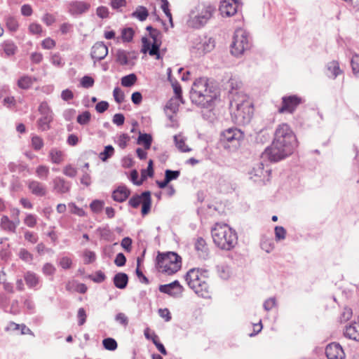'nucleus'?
<instances>
[{
	"label": "nucleus",
	"mask_w": 359,
	"mask_h": 359,
	"mask_svg": "<svg viewBox=\"0 0 359 359\" xmlns=\"http://www.w3.org/2000/svg\"><path fill=\"white\" fill-rule=\"evenodd\" d=\"M294 133L287 123L278 126L272 144L262 154V158L276 162L292 154L297 147Z\"/></svg>",
	"instance_id": "obj_1"
},
{
	"label": "nucleus",
	"mask_w": 359,
	"mask_h": 359,
	"mask_svg": "<svg viewBox=\"0 0 359 359\" xmlns=\"http://www.w3.org/2000/svg\"><path fill=\"white\" fill-rule=\"evenodd\" d=\"M231 118L238 125L248 123L253 114V107L249 97L242 93H237L231 101Z\"/></svg>",
	"instance_id": "obj_2"
},
{
	"label": "nucleus",
	"mask_w": 359,
	"mask_h": 359,
	"mask_svg": "<svg viewBox=\"0 0 359 359\" xmlns=\"http://www.w3.org/2000/svg\"><path fill=\"white\" fill-rule=\"evenodd\" d=\"M217 97V92L210 86L205 78L197 79L193 83L190 98L193 103L201 107H209Z\"/></svg>",
	"instance_id": "obj_3"
},
{
	"label": "nucleus",
	"mask_w": 359,
	"mask_h": 359,
	"mask_svg": "<svg viewBox=\"0 0 359 359\" xmlns=\"http://www.w3.org/2000/svg\"><path fill=\"white\" fill-rule=\"evenodd\" d=\"M185 279L189 287L198 296L210 297L212 288L208 283V271L191 269L187 273Z\"/></svg>",
	"instance_id": "obj_4"
},
{
	"label": "nucleus",
	"mask_w": 359,
	"mask_h": 359,
	"mask_svg": "<svg viewBox=\"0 0 359 359\" xmlns=\"http://www.w3.org/2000/svg\"><path fill=\"white\" fill-rule=\"evenodd\" d=\"M213 242L223 250H231L237 244L236 233L226 224L216 223L211 230Z\"/></svg>",
	"instance_id": "obj_5"
},
{
	"label": "nucleus",
	"mask_w": 359,
	"mask_h": 359,
	"mask_svg": "<svg viewBox=\"0 0 359 359\" xmlns=\"http://www.w3.org/2000/svg\"><path fill=\"white\" fill-rule=\"evenodd\" d=\"M214 11L215 8L209 4H198L190 12L188 26L195 29L202 27L212 18Z\"/></svg>",
	"instance_id": "obj_6"
},
{
	"label": "nucleus",
	"mask_w": 359,
	"mask_h": 359,
	"mask_svg": "<svg viewBox=\"0 0 359 359\" xmlns=\"http://www.w3.org/2000/svg\"><path fill=\"white\" fill-rule=\"evenodd\" d=\"M156 262L158 271L168 275L175 273L182 266L180 256L173 252L159 253L156 257Z\"/></svg>",
	"instance_id": "obj_7"
},
{
	"label": "nucleus",
	"mask_w": 359,
	"mask_h": 359,
	"mask_svg": "<svg viewBox=\"0 0 359 359\" xmlns=\"http://www.w3.org/2000/svg\"><path fill=\"white\" fill-rule=\"evenodd\" d=\"M147 30L149 32V38H142V51L144 53H148L149 55L154 56L156 60H159L161 58L159 50L162 43L161 33L151 26H148Z\"/></svg>",
	"instance_id": "obj_8"
},
{
	"label": "nucleus",
	"mask_w": 359,
	"mask_h": 359,
	"mask_svg": "<svg viewBox=\"0 0 359 359\" xmlns=\"http://www.w3.org/2000/svg\"><path fill=\"white\" fill-rule=\"evenodd\" d=\"M250 48V40L248 33L243 29H237L233 35L231 45V53L238 57Z\"/></svg>",
	"instance_id": "obj_9"
},
{
	"label": "nucleus",
	"mask_w": 359,
	"mask_h": 359,
	"mask_svg": "<svg viewBox=\"0 0 359 359\" xmlns=\"http://www.w3.org/2000/svg\"><path fill=\"white\" fill-rule=\"evenodd\" d=\"M129 205L137 208L142 204V215H147L151 209V198L150 191L142 192L140 195L133 196L128 201Z\"/></svg>",
	"instance_id": "obj_10"
},
{
	"label": "nucleus",
	"mask_w": 359,
	"mask_h": 359,
	"mask_svg": "<svg viewBox=\"0 0 359 359\" xmlns=\"http://www.w3.org/2000/svg\"><path fill=\"white\" fill-rule=\"evenodd\" d=\"M302 102V98L295 95L284 96L282 98V106L278 109V112L292 114Z\"/></svg>",
	"instance_id": "obj_11"
},
{
	"label": "nucleus",
	"mask_w": 359,
	"mask_h": 359,
	"mask_svg": "<svg viewBox=\"0 0 359 359\" xmlns=\"http://www.w3.org/2000/svg\"><path fill=\"white\" fill-rule=\"evenodd\" d=\"M222 140L231 143L233 146L239 145L244 138L243 132L237 128H230L222 133Z\"/></svg>",
	"instance_id": "obj_12"
},
{
	"label": "nucleus",
	"mask_w": 359,
	"mask_h": 359,
	"mask_svg": "<svg viewBox=\"0 0 359 359\" xmlns=\"http://www.w3.org/2000/svg\"><path fill=\"white\" fill-rule=\"evenodd\" d=\"M239 7L238 0H222L219 11L222 16L231 17L237 13Z\"/></svg>",
	"instance_id": "obj_13"
},
{
	"label": "nucleus",
	"mask_w": 359,
	"mask_h": 359,
	"mask_svg": "<svg viewBox=\"0 0 359 359\" xmlns=\"http://www.w3.org/2000/svg\"><path fill=\"white\" fill-rule=\"evenodd\" d=\"M159 291L173 297H177L182 295L183 287L178 280H175L169 284L160 285Z\"/></svg>",
	"instance_id": "obj_14"
},
{
	"label": "nucleus",
	"mask_w": 359,
	"mask_h": 359,
	"mask_svg": "<svg viewBox=\"0 0 359 359\" xmlns=\"http://www.w3.org/2000/svg\"><path fill=\"white\" fill-rule=\"evenodd\" d=\"M325 354L328 359H344L345 353L338 343H331L326 346Z\"/></svg>",
	"instance_id": "obj_15"
},
{
	"label": "nucleus",
	"mask_w": 359,
	"mask_h": 359,
	"mask_svg": "<svg viewBox=\"0 0 359 359\" xmlns=\"http://www.w3.org/2000/svg\"><path fill=\"white\" fill-rule=\"evenodd\" d=\"M107 54L108 48L103 42L95 43L91 48L90 55L95 62L104 59Z\"/></svg>",
	"instance_id": "obj_16"
},
{
	"label": "nucleus",
	"mask_w": 359,
	"mask_h": 359,
	"mask_svg": "<svg viewBox=\"0 0 359 359\" xmlns=\"http://www.w3.org/2000/svg\"><path fill=\"white\" fill-rule=\"evenodd\" d=\"M53 190L57 194L68 193L71 189V183L61 177H55L52 180Z\"/></svg>",
	"instance_id": "obj_17"
},
{
	"label": "nucleus",
	"mask_w": 359,
	"mask_h": 359,
	"mask_svg": "<svg viewBox=\"0 0 359 359\" xmlns=\"http://www.w3.org/2000/svg\"><path fill=\"white\" fill-rule=\"evenodd\" d=\"M90 7V4L87 2L72 1L68 4V11L72 15H81L88 11Z\"/></svg>",
	"instance_id": "obj_18"
},
{
	"label": "nucleus",
	"mask_w": 359,
	"mask_h": 359,
	"mask_svg": "<svg viewBox=\"0 0 359 359\" xmlns=\"http://www.w3.org/2000/svg\"><path fill=\"white\" fill-rule=\"evenodd\" d=\"M27 187L31 193L37 196H44L47 194L46 185L36 180H29Z\"/></svg>",
	"instance_id": "obj_19"
},
{
	"label": "nucleus",
	"mask_w": 359,
	"mask_h": 359,
	"mask_svg": "<svg viewBox=\"0 0 359 359\" xmlns=\"http://www.w3.org/2000/svg\"><path fill=\"white\" fill-rule=\"evenodd\" d=\"M344 336L350 339L359 341V323H353L346 327Z\"/></svg>",
	"instance_id": "obj_20"
},
{
	"label": "nucleus",
	"mask_w": 359,
	"mask_h": 359,
	"mask_svg": "<svg viewBox=\"0 0 359 359\" xmlns=\"http://www.w3.org/2000/svg\"><path fill=\"white\" fill-rule=\"evenodd\" d=\"M130 195V190L124 186L118 187L112 193V198L116 202L125 201Z\"/></svg>",
	"instance_id": "obj_21"
},
{
	"label": "nucleus",
	"mask_w": 359,
	"mask_h": 359,
	"mask_svg": "<svg viewBox=\"0 0 359 359\" xmlns=\"http://www.w3.org/2000/svg\"><path fill=\"white\" fill-rule=\"evenodd\" d=\"M194 245L198 256L203 259H206L208 256V248L205 241L203 238H198Z\"/></svg>",
	"instance_id": "obj_22"
},
{
	"label": "nucleus",
	"mask_w": 359,
	"mask_h": 359,
	"mask_svg": "<svg viewBox=\"0 0 359 359\" xmlns=\"http://www.w3.org/2000/svg\"><path fill=\"white\" fill-rule=\"evenodd\" d=\"M128 282V277L125 273H118L114 277V284L118 289H124Z\"/></svg>",
	"instance_id": "obj_23"
},
{
	"label": "nucleus",
	"mask_w": 359,
	"mask_h": 359,
	"mask_svg": "<svg viewBox=\"0 0 359 359\" xmlns=\"http://www.w3.org/2000/svg\"><path fill=\"white\" fill-rule=\"evenodd\" d=\"M24 278L29 287H34L39 283V277L32 271H27Z\"/></svg>",
	"instance_id": "obj_24"
},
{
	"label": "nucleus",
	"mask_w": 359,
	"mask_h": 359,
	"mask_svg": "<svg viewBox=\"0 0 359 359\" xmlns=\"http://www.w3.org/2000/svg\"><path fill=\"white\" fill-rule=\"evenodd\" d=\"M64 152L56 148H53L49 152V157L53 163L60 164L64 161Z\"/></svg>",
	"instance_id": "obj_25"
},
{
	"label": "nucleus",
	"mask_w": 359,
	"mask_h": 359,
	"mask_svg": "<svg viewBox=\"0 0 359 359\" xmlns=\"http://www.w3.org/2000/svg\"><path fill=\"white\" fill-rule=\"evenodd\" d=\"M36 81L34 77L24 75L21 76L18 81V86L21 89H28Z\"/></svg>",
	"instance_id": "obj_26"
},
{
	"label": "nucleus",
	"mask_w": 359,
	"mask_h": 359,
	"mask_svg": "<svg viewBox=\"0 0 359 359\" xmlns=\"http://www.w3.org/2000/svg\"><path fill=\"white\" fill-rule=\"evenodd\" d=\"M269 170H264V165L263 163L260 162L257 163L253 168L250 173L251 178H253L254 177L262 178L264 177L266 174H269Z\"/></svg>",
	"instance_id": "obj_27"
},
{
	"label": "nucleus",
	"mask_w": 359,
	"mask_h": 359,
	"mask_svg": "<svg viewBox=\"0 0 359 359\" xmlns=\"http://www.w3.org/2000/svg\"><path fill=\"white\" fill-rule=\"evenodd\" d=\"M0 227L6 231L15 233V226L13 221L7 215H3L1 218Z\"/></svg>",
	"instance_id": "obj_28"
},
{
	"label": "nucleus",
	"mask_w": 359,
	"mask_h": 359,
	"mask_svg": "<svg viewBox=\"0 0 359 359\" xmlns=\"http://www.w3.org/2000/svg\"><path fill=\"white\" fill-rule=\"evenodd\" d=\"M174 141L177 148L182 152H188L191 149L186 144L184 138L181 135L174 136Z\"/></svg>",
	"instance_id": "obj_29"
},
{
	"label": "nucleus",
	"mask_w": 359,
	"mask_h": 359,
	"mask_svg": "<svg viewBox=\"0 0 359 359\" xmlns=\"http://www.w3.org/2000/svg\"><path fill=\"white\" fill-rule=\"evenodd\" d=\"M149 15L147 9L142 6L137 7L136 10L132 13V16L140 21H144Z\"/></svg>",
	"instance_id": "obj_30"
},
{
	"label": "nucleus",
	"mask_w": 359,
	"mask_h": 359,
	"mask_svg": "<svg viewBox=\"0 0 359 359\" xmlns=\"http://www.w3.org/2000/svg\"><path fill=\"white\" fill-rule=\"evenodd\" d=\"M1 47L7 56L13 55L18 49L15 44L11 41H5L1 44Z\"/></svg>",
	"instance_id": "obj_31"
},
{
	"label": "nucleus",
	"mask_w": 359,
	"mask_h": 359,
	"mask_svg": "<svg viewBox=\"0 0 359 359\" xmlns=\"http://www.w3.org/2000/svg\"><path fill=\"white\" fill-rule=\"evenodd\" d=\"M53 116H41L37 121L39 129L42 131H46L50 128V123L52 122Z\"/></svg>",
	"instance_id": "obj_32"
},
{
	"label": "nucleus",
	"mask_w": 359,
	"mask_h": 359,
	"mask_svg": "<svg viewBox=\"0 0 359 359\" xmlns=\"http://www.w3.org/2000/svg\"><path fill=\"white\" fill-rule=\"evenodd\" d=\"M49 168L44 165H40L36 168V175L38 178L46 180L49 176Z\"/></svg>",
	"instance_id": "obj_33"
},
{
	"label": "nucleus",
	"mask_w": 359,
	"mask_h": 359,
	"mask_svg": "<svg viewBox=\"0 0 359 359\" xmlns=\"http://www.w3.org/2000/svg\"><path fill=\"white\" fill-rule=\"evenodd\" d=\"M214 47V41L211 39H205L197 48L201 53H206L211 51Z\"/></svg>",
	"instance_id": "obj_34"
},
{
	"label": "nucleus",
	"mask_w": 359,
	"mask_h": 359,
	"mask_svg": "<svg viewBox=\"0 0 359 359\" xmlns=\"http://www.w3.org/2000/svg\"><path fill=\"white\" fill-rule=\"evenodd\" d=\"M5 22L6 26L9 31L15 32L18 30L19 24L15 18L13 16H7L5 18Z\"/></svg>",
	"instance_id": "obj_35"
},
{
	"label": "nucleus",
	"mask_w": 359,
	"mask_h": 359,
	"mask_svg": "<svg viewBox=\"0 0 359 359\" xmlns=\"http://www.w3.org/2000/svg\"><path fill=\"white\" fill-rule=\"evenodd\" d=\"M152 142L151 136L149 134H140L137 139L139 144H143L144 149H149L151 147Z\"/></svg>",
	"instance_id": "obj_36"
},
{
	"label": "nucleus",
	"mask_w": 359,
	"mask_h": 359,
	"mask_svg": "<svg viewBox=\"0 0 359 359\" xmlns=\"http://www.w3.org/2000/svg\"><path fill=\"white\" fill-rule=\"evenodd\" d=\"M104 205V202L101 200H94L90 204V208L94 213H100L102 212Z\"/></svg>",
	"instance_id": "obj_37"
},
{
	"label": "nucleus",
	"mask_w": 359,
	"mask_h": 359,
	"mask_svg": "<svg viewBox=\"0 0 359 359\" xmlns=\"http://www.w3.org/2000/svg\"><path fill=\"white\" fill-rule=\"evenodd\" d=\"M137 81V76L134 74L125 76L121 79V85L124 87L132 86Z\"/></svg>",
	"instance_id": "obj_38"
},
{
	"label": "nucleus",
	"mask_w": 359,
	"mask_h": 359,
	"mask_svg": "<svg viewBox=\"0 0 359 359\" xmlns=\"http://www.w3.org/2000/svg\"><path fill=\"white\" fill-rule=\"evenodd\" d=\"M116 60L121 65H126L128 63L127 53L123 50H118L116 53Z\"/></svg>",
	"instance_id": "obj_39"
},
{
	"label": "nucleus",
	"mask_w": 359,
	"mask_h": 359,
	"mask_svg": "<svg viewBox=\"0 0 359 359\" xmlns=\"http://www.w3.org/2000/svg\"><path fill=\"white\" fill-rule=\"evenodd\" d=\"M102 344L104 348L109 351H115L118 346L116 341L110 337L104 339L102 341Z\"/></svg>",
	"instance_id": "obj_40"
},
{
	"label": "nucleus",
	"mask_w": 359,
	"mask_h": 359,
	"mask_svg": "<svg viewBox=\"0 0 359 359\" xmlns=\"http://www.w3.org/2000/svg\"><path fill=\"white\" fill-rule=\"evenodd\" d=\"M43 139L38 135H33L32 137V147L35 151H39L43 147Z\"/></svg>",
	"instance_id": "obj_41"
},
{
	"label": "nucleus",
	"mask_w": 359,
	"mask_h": 359,
	"mask_svg": "<svg viewBox=\"0 0 359 359\" xmlns=\"http://www.w3.org/2000/svg\"><path fill=\"white\" fill-rule=\"evenodd\" d=\"M134 31L132 28H124L121 32V38L123 41L130 42L133 40Z\"/></svg>",
	"instance_id": "obj_42"
},
{
	"label": "nucleus",
	"mask_w": 359,
	"mask_h": 359,
	"mask_svg": "<svg viewBox=\"0 0 359 359\" xmlns=\"http://www.w3.org/2000/svg\"><path fill=\"white\" fill-rule=\"evenodd\" d=\"M62 172L69 177H74L77 175V169L71 164H68L63 168Z\"/></svg>",
	"instance_id": "obj_43"
},
{
	"label": "nucleus",
	"mask_w": 359,
	"mask_h": 359,
	"mask_svg": "<svg viewBox=\"0 0 359 359\" xmlns=\"http://www.w3.org/2000/svg\"><path fill=\"white\" fill-rule=\"evenodd\" d=\"M39 111L41 116H53V112L47 102H42L39 105Z\"/></svg>",
	"instance_id": "obj_44"
},
{
	"label": "nucleus",
	"mask_w": 359,
	"mask_h": 359,
	"mask_svg": "<svg viewBox=\"0 0 359 359\" xmlns=\"http://www.w3.org/2000/svg\"><path fill=\"white\" fill-rule=\"evenodd\" d=\"M72 264V259L67 256L61 257L58 262L59 266L65 270L71 269Z\"/></svg>",
	"instance_id": "obj_45"
},
{
	"label": "nucleus",
	"mask_w": 359,
	"mask_h": 359,
	"mask_svg": "<svg viewBox=\"0 0 359 359\" xmlns=\"http://www.w3.org/2000/svg\"><path fill=\"white\" fill-rule=\"evenodd\" d=\"M37 223L36 217L33 214H27L24 219V224L28 227L33 228Z\"/></svg>",
	"instance_id": "obj_46"
},
{
	"label": "nucleus",
	"mask_w": 359,
	"mask_h": 359,
	"mask_svg": "<svg viewBox=\"0 0 359 359\" xmlns=\"http://www.w3.org/2000/svg\"><path fill=\"white\" fill-rule=\"evenodd\" d=\"M328 70L332 74L334 78L337 77L341 72L339 63L336 61H332L329 63Z\"/></svg>",
	"instance_id": "obj_47"
},
{
	"label": "nucleus",
	"mask_w": 359,
	"mask_h": 359,
	"mask_svg": "<svg viewBox=\"0 0 359 359\" xmlns=\"http://www.w3.org/2000/svg\"><path fill=\"white\" fill-rule=\"evenodd\" d=\"M90 113L86 111L77 116V122L81 125H86L90 121Z\"/></svg>",
	"instance_id": "obj_48"
},
{
	"label": "nucleus",
	"mask_w": 359,
	"mask_h": 359,
	"mask_svg": "<svg viewBox=\"0 0 359 359\" xmlns=\"http://www.w3.org/2000/svg\"><path fill=\"white\" fill-rule=\"evenodd\" d=\"M114 154V148L111 145L106 146L104 147V151L101 152L100 154V158L102 161H104L110 156H111Z\"/></svg>",
	"instance_id": "obj_49"
},
{
	"label": "nucleus",
	"mask_w": 359,
	"mask_h": 359,
	"mask_svg": "<svg viewBox=\"0 0 359 359\" xmlns=\"http://www.w3.org/2000/svg\"><path fill=\"white\" fill-rule=\"evenodd\" d=\"M68 206L72 214L76 215L79 217L86 216V212L82 208L78 207L74 203H69Z\"/></svg>",
	"instance_id": "obj_50"
},
{
	"label": "nucleus",
	"mask_w": 359,
	"mask_h": 359,
	"mask_svg": "<svg viewBox=\"0 0 359 359\" xmlns=\"http://www.w3.org/2000/svg\"><path fill=\"white\" fill-rule=\"evenodd\" d=\"M18 255L20 258L25 262H31L33 259V255L25 248H21Z\"/></svg>",
	"instance_id": "obj_51"
},
{
	"label": "nucleus",
	"mask_w": 359,
	"mask_h": 359,
	"mask_svg": "<svg viewBox=\"0 0 359 359\" xmlns=\"http://www.w3.org/2000/svg\"><path fill=\"white\" fill-rule=\"evenodd\" d=\"M113 96L115 101L118 104H121L124 101V93L118 87L114 89Z\"/></svg>",
	"instance_id": "obj_52"
},
{
	"label": "nucleus",
	"mask_w": 359,
	"mask_h": 359,
	"mask_svg": "<svg viewBox=\"0 0 359 359\" xmlns=\"http://www.w3.org/2000/svg\"><path fill=\"white\" fill-rule=\"evenodd\" d=\"M56 271V268L50 263H46L42 268V272L45 276H53Z\"/></svg>",
	"instance_id": "obj_53"
},
{
	"label": "nucleus",
	"mask_w": 359,
	"mask_h": 359,
	"mask_svg": "<svg viewBox=\"0 0 359 359\" xmlns=\"http://www.w3.org/2000/svg\"><path fill=\"white\" fill-rule=\"evenodd\" d=\"M84 263L88 264L93 262L96 259V255L94 252L86 250L83 252Z\"/></svg>",
	"instance_id": "obj_54"
},
{
	"label": "nucleus",
	"mask_w": 359,
	"mask_h": 359,
	"mask_svg": "<svg viewBox=\"0 0 359 359\" xmlns=\"http://www.w3.org/2000/svg\"><path fill=\"white\" fill-rule=\"evenodd\" d=\"M180 175V172L179 170H166L165 172V178L170 182L172 180L177 179Z\"/></svg>",
	"instance_id": "obj_55"
},
{
	"label": "nucleus",
	"mask_w": 359,
	"mask_h": 359,
	"mask_svg": "<svg viewBox=\"0 0 359 359\" xmlns=\"http://www.w3.org/2000/svg\"><path fill=\"white\" fill-rule=\"evenodd\" d=\"M55 41L50 37L45 39L41 42L42 48L47 50L53 49L55 46Z\"/></svg>",
	"instance_id": "obj_56"
},
{
	"label": "nucleus",
	"mask_w": 359,
	"mask_h": 359,
	"mask_svg": "<svg viewBox=\"0 0 359 359\" xmlns=\"http://www.w3.org/2000/svg\"><path fill=\"white\" fill-rule=\"evenodd\" d=\"M94 84V79L89 76H84L81 79V85L82 87L85 88H89L92 87Z\"/></svg>",
	"instance_id": "obj_57"
},
{
	"label": "nucleus",
	"mask_w": 359,
	"mask_h": 359,
	"mask_svg": "<svg viewBox=\"0 0 359 359\" xmlns=\"http://www.w3.org/2000/svg\"><path fill=\"white\" fill-rule=\"evenodd\" d=\"M132 239L129 237H125L121 242V247L128 252H130L132 250Z\"/></svg>",
	"instance_id": "obj_58"
},
{
	"label": "nucleus",
	"mask_w": 359,
	"mask_h": 359,
	"mask_svg": "<svg viewBox=\"0 0 359 359\" xmlns=\"http://www.w3.org/2000/svg\"><path fill=\"white\" fill-rule=\"evenodd\" d=\"M50 62L53 65L57 67H62L64 65L62 59L59 53L53 54L50 57Z\"/></svg>",
	"instance_id": "obj_59"
},
{
	"label": "nucleus",
	"mask_w": 359,
	"mask_h": 359,
	"mask_svg": "<svg viewBox=\"0 0 359 359\" xmlns=\"http://www.w3.org/2000/svg\"><path fill=\"white\" fill-rule=\"evenodd\" d=\"M275 235L277 240H283L286 236V231L283 226H276Z\"/></svg>",
	"instance_id": "obj_60"
},
{
	"label": "nucleus",
	"mask_w": 359,
	"mask_h": 359,
	"mask_svg": "<svg viewBox=\"0 0 359 359\" xmlns=\"http://www.w3.org/2000/svg\"><path fill=\"white\" fill-rule=\"evenodd\" d=\"M129 140H130V137L127 134H122L118 138V140H117L118 145L121 149H124L126 147L127 143L129 141Z\"/></svg>",
	"instance_id": "obj_61"
},
{
	"label": "nucleus",
	"mask_w": 359,
	"mask_h": 359,
	"mask_svg": "<svg viewBox=\"0 0 359 359\" xmlns=\"http://www.w3.org/2000/svg\"><path fill=\"white\" fill-rule=\"evenodd\" d=\"M29 31L32 34H40L42 32V27L38 23H32L29 26Z\"/></svg>",
	"instance_id": "obj_62"
},
{
	"label": "nucleus",
	"mask_w": 359,
	"mask_h": 359,
	"mask_svg": "<svg viewBox=\"0 0 359 359\" xmlns=\"http://www.w3.org/2000/svg\"><path fill=\"white\" fill-rule=\"evenodd\" d=\"M352 316V310L350 308H344L340 316L341 322H346L351 319Z\"/></svg>",
	"instance_id": "obj_63"
},
{
	"label": "nucleus",
	"mask_w": 359,
	"mask_h": 359,
	"mask_svg": "<svg viewBox=\"0 0 359 359\" xmlns=\"http://www.w3.org/2000/svg\"><path fill=\"white\" fill-rule=\"evenodd\" d=\"M353 72L355 74L359 73V55H355L351 60Z\"/></svg>",
	"instance_id": "obj_64"
}]
</instances>
